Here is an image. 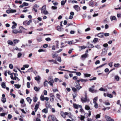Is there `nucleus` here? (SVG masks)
<instances>
[{
    "label": "nucleus",
    "instance_id": "13d9d810",
    "mask_svg": "<svg viewBox=\"0 0 121 121\" xmlns=\"http://www.w3.org/2000/svg\"><path fill=\"white\" fill-rule=\"evenodd\" d=\"M39 107V104H36L35 107V108H37L38 109Z\"/></svg>",
    "mask_w": 121,
    "mask_h": 121
},
{
    "label": "nucleus",
    "instance_id": "f03ea898",
    "mask_svg": "<svg viewBox=\"0 0 121 121\" xmlns=\"http://www.w3.org/2000/svg\"><path fill=\"white\" fill-rule=\"evenodd\" d=\"M48 118L49 121H54L56 120V118L55 116L54 115H49Z\"/></svg>",
    "mask_w": 121,
    "mask_h": 121
},
{
    "label": "nucleus",
    "instance_id": "c03bdc74",
    "mask_svg": "<svg viewBox=\"0 0 121 121\" xmlns=\"http://www.w3.org/2000/svg\"><path fill=\"white\" fill-rule=\"evenodd\" d=\"M98 40V39L97 38H95L93 39V42L95 43H96Z\"/></svg>",
    "mask_w": 121,
    "mask_h": 121
},
{
    "label": "nucleus",
    "instance_id": "a878e982",
    "mask_svg": "<svg viewBox=\"0 0 121 121\" xmlns=\"http://www.w3.org/2000/svg\"><path fill=\"white\" fill-rule=\"evenodd\" d=\"M57 30L60 31H61L62 29V28H61L60 26H57Z\"/></svg>",
    "mask_w": 121,
    "mask_h": 121
},
{
    "label": "nucleus",
    "instance_id": "4468645a",
    "mask_svg": "<svg viewBox=\"0 0 121 121\" xmlns=\"http://www.w3.org/2000/svg\"><path fill=\"white\" fill-rule=\"evenodd\" d=\"M110 19L112 21L113 20H116L117 21V19H116V17L115 16H112L110 17Z\"/></svg>",
    "mask_w": 121,
    "mask_h": 121
},
{
    "label": "nucleus",
    "instance_id": "ddd939ff",
    "mask_svg": "<svg viewBox=\"0 0 121 121\" xmlns=\"http://www.w3.org/2000/svg\"><path fill=\"white\" fill-rule=\"evenodd\" d=\"M12 32L14 34H17L18 33H21V31H19L16 29H14L13 30Z\"/></svg>",
    "mask_w": 121,
    "mask_h": 121
},
{
    "label": "nucleus",
    "instance_id": "39448f33",
    "mask_svg": "<svg viewBox=\"0 0 121 121\" xmlns=\"http://www.w3.org/2000/svg\"><path fill=\"white\" fill-rule=\"evenodd\" d=\"M74 107L76 109H78V108H81L82 106L81 105H78V104H73Z\"/></svg>",
    "mask_w": 121,
    "mask_h": 121
},
{
    "label": "nucleus",
    "instance_id": "aec40b11",
    "mask_svg": "<svg viewBox=\"0 0 121 121\" xmlns=\"http://www.w3.org/2000/svg\"><path fill=\"white\" fill-rule=\"evenodd\" d=\"M26 99L27 101L30 104L32 101V99H30V98L28 97L26 98Z\"/></svg>",
    "mask_w": 121,
    "mask_h": 121
},
{
    "label": "nucleus",
    "instance_id": "2eb2a0df",
    "mask_svg": "<svg viewBox=\"0 0 121 121\" xmlns=\"http://www.w3.org/2000/svg\"><path fill=\"white\" fill-rule=\"evenodd\" d=\"M20 30L19 31H21V33H22V31L25 30H26V29L24 28L23 27L21 26L19 27Z\"/></svg>",
    "mask_w": 121,
    "mask_h": 121
},
{
    "label": "nucleus",
    "instance_id": "6e6552de",
    "mask_svg": "<svg viewBox=\"0 0 121 121\" xmlns=\"http://www.w3.org/2000/svg\"><path fill=\"white\" fill-rule=\"evenodd\" d=\"M89 5L90 6H94V2L91 0L89 2Z\"/></svg>",
    "mask_w": 121,
    "mask_h": 121
},
{
    "label": "nucleus",
    "instance_id": "b1692460",
    "mask_svg": "<svg viewBox=\"0 0 121 121\" xmlns=\"http://www.w3.org/2000/svg\"><path fill=\"white\" fill-rule=\"evenodd\" d=\"M48 108H44L43 109V110L42 111V112H44L46 113H48Z\"/></svg>",
    "mask_w": 121,
    "mask_h": 121
},
{
    "label": "nucleus",
    "instance_id": "473e14b6",
    "mask_svg": "<svg viewBox=\"0 0 121 121\" xmlns=\"http://www.w3.org/2000/svg\"><path fill=\"white\" fill-rule=\"evenodd\" d=\"M73 73H76V75L77 76H80L81 74V73L80 72H77L75 71H74V72H73Z\"/></svg>",
    "mask_w": 121,
    "mask_h": 121
},
{
    "label": "nucleus",
    "instance_id": "4c0bfd02",
    "mask_svg": "<svg viewBox=\"0 0 121 121\" xmlns=\"http://www.w3.org/2000/svg\"><path fill=\"white\" fill-rule=\"evenodd\" d=\"M7 43L8 44L10 45H12L13 44V42L10 40H8Z\"/></svg>",
    "mask_w": 121,
    "mask_h": 121
},
{
    "label": "nucleus",
    "instance_id": "37998d69",
    "mask_svg": "<svg viewBox=\"0 0 121 121\" xmlns=\"http://www.w3.org/2000/svg\"><path fill=\"white\" fill-rule=\"evenodd\" d=\"M22 5H23L24 6H27L28 5V4L27 3L24 2L22 4Z\"/></svg>",
    "mask_w": 121,
    "mask_h": 121
},
{
    "label": "nucleus",
    "instance_id": "c85d7f7f",
    "mask_svg": "<svg viewBox=\"0 0 121 121\" xmlns=\"http://www.w3.org/2000/svg\"><path fill=\"white\" fill-rule=\"evenodd\" d=\"M84 75L85 77H90L91 76V74L87 73H84Z\"/></svg>",
    "mask_w": 121,
    "mask_h": 121
},
{
    "label": "nucleus",
    "instance_id": "393cba45",
    "mask_svg": "<svg viewBox=\"0 0 121 121\" xmlns=\"http://www.w3.org/2000/svg\"><path fill=\"white\" fill-rule=\"evenodd\" d=\"M40 100L42 101H44V95H42L40 97Z\"/></svg>",
    "mask_w": 121,
    "mask_h": 121
},
{
    "label": "nucleus",
    "instance_id": "423d86ee",
    "mask_svg": "<svg viewBox=\"0 0 121 121\" xmlns=\"http://www.w3.org/2000/svg\"><path fill=\"white\" fill-rule=\"evenodd\" d=\"M89 113H85L84 116V117H90L91 115V112L90 111H89Z\"/></svg>",
    "mask_w": 121,
    "mask_h": 121
},
{
    "label": "nucleus",
    "instance_id": "79ce46f5",
    "mask_svg": "<svg viewBox=\"0 0 121 121\" xmlns=\"http://www.w3.org/2000/svg\"><path fill=\"white\" fill-rule=\"evenodd\" d=\"M71 88H72L73 91H74V92H75L77 91V89L76 88H75L73 87H71Z\"/></svg>",
    "mask_w": 121,
    "mask_h": 121
},
{
    "label": "nucleus",
    "instance_id": "49530a36",
    "mask_svg": "<svg viewBox=\"0 0 121 121\" xmlns=\"http://www.w3.org/2000/svg\"><path fill=\"white\" fill-rule=\"evenodd\" d=\"M19 41V40L14 39L13 40V42L15 44L18 43Z\"/></svg>",
    "mask_w": 121,
    "mask_h": 121
},
{
    "label": "nucleus",
    "instance_id": "f8f14e48",
    "mask_svg": "<svg viewBox=\"0 0 121 121\" xmlns=\"http://www.w3.org/2000/svg\"><path fill=\"white\" fill-rule=\"evenodd\" d=\"M48 61L49 62H53L54 63L56 64H58L59 63H58L56 60H54L53 59H52L51 60H48Z\"/></svg>",
    "mask_w": 121,
    "mask_h": 121
},
{
    "label": "nucleus",
    "instance_id": "a18cd8bd",
    "mask_svg": "<svg viewBox=\"0 0 121 121\" xmlns=\"http://www.w3.org/2000/svg\"><path fill=\"white\" fill-rule=\"evenodd\" d=\"M33 101L35 102H36L38 99L37 98L36 96L34 97L33 99Z\"/></svg>",
    "mask_w": 121,
    "mask_h": 121
},
{
    "label": "nucleus",
    "instance_id": "774afa93",
    "mask_svg": "<svg viewBox=\"0 0 121 121\" xmlns=\"http://www.w3.org/2000/svg\"><path fill=\"white\" fill-rule=\"evenodd\" d=\"M29 65L28 64L25 65H23V67H24L25 68H28L29 67Z\"/></svg>",
    "mask_w": 121,
    "mask_h": 121
},
{
    "label": "nucleus",
    "instance_id": "e2e57ef3",
    "mask_svg": "<svg viewBox=\"0 0 121 121\" xmlns=\"http://www.w3.org/2000/svg\"><path fill=\"white\" fill-rule=\"evenodd\" d=\"M100 115L99 114H98L96 115L95 117V118L96 119H97L100 118Z\"/></svg>",
    "mask_w": 121,
    "mask_h": 121
},
{
    "label": "nucleus",
    "instance_id": "412c9836",
    "mask_svg": "<svg viewBox=\"0 0 121 121\" xmlns=\"http://www.w3.org/2000/svg\"><path fill=\"white\" fill-rule=\"evenodd\" d=\"M87 46L89 48H92L94 47L93 45L92 44L88 43L87 45Z\"/></svg>",
    "mask_w": 121,
    "mask_h": 121
},
{
    "label": "nucleus",
    "instance_id": "7c9ffc66",
    "mask_svg": "<svg viewBox=\"0 0 121 121\" xmlns=\"http://www.w3.org/2000/svg\"><path fill=\"white\" fill-rule=\"evenodd\" d=\"M1 86L2 87L4 88H5L6 87L5 84L4 82H3L2 83Z\"/></svg>",
    "mask_w": 121,
    "mask_h": 121
},
{
    "label": "nucleus",
    "instance_id": "f257e3e1",
    "mask_svg": "<svg viewBox=\"0 0 121 121\" xmlns=\"http://www.w3.org/2000/svg\"><path fill=\"white\" fill-rule=\"evenodd\" d=\"M85 98L82 97L81 98V100L82 102H86L89 101V99H87V93L86 91H85Z\"/></svg>",
    "mask_w": 121,
    "mask_h": 121
},
{
    "label": "nucleus",
    "instance_id": "9d476101",
    "mask_svg": "<svg viewBox=\"0 0 121 121\" xmlns=\"http://www.w3.org/2000/svg\"><path fill=\"white\" fill-rule=\"evenodd\" d=\"M106 118L107 121H114V120L112 119L110 117L108 116H107L106 117Z\"/></svg>",
    "mask_w": 121,
    "mask_h": 121
},
{
    "label": "nucleus",
    "instance_id": "69168bd1",
    "mask_svg": "<svg viewBox=\"0 0 121 121\" xmlns=\"http://www.w3.org/2000/svg\"><path fill=\"white\" fill-rule=\"evenodd\" d=\"M15 49L17 50H18L20 51H21L22 50V49L21 48L19 49L17 47H16Z\"/></svg>",
    "mask_w": 121,
    "mask_h": 121
},
{
    "label": "nucleus",
    "instance_id": "864d4df0",
    "mask_svg": "<svg viewBox=\"0 0 121 121\" xmlns=\"http://www.w3.org/2000/svg\"><path fill=\"white\" fill-rule=\"evenodd\" d=\"M98 97H95L94 99H93V103H95L96 102V101H97V100Z\"/></svg>",
    "mask_w": 121,
    "mask_h": 121
},
{
    "label": "nucleus",
    "instance_id": "0e129e2a",
    "mask_svg": "<svg viewBox=\"0 0 121 121\" xmlns=\"http://www.w3.org/2000/svg\"><path fill=\"white\" fill-rule=\"evenodd\" d=\"M57 60L58 61L60 62H61V57H59L58 58Z\"/></svg>",
    "mask_w": 121,
    "mask_h": 121
},
{
    "label": "nucleus",
    "instance_id": "cd10ccee",
    "mask_svg": "<svg viewBox=\"0 0 121 121\" xmlns=\"http://www.w3.org/2000/svg\"><path fill=\"white\" fill-rule=\"evenodd\" d=\"M15 87L17 89H18L21 87V85L19 84H15L14 85Z\"/></svg>",
    "mask_w": 121,
    "mask_h": 121
},
{
    "label": "nucleus",
    "instance_id": "f704fd0d",
    "mask_svg": "<svg viewBox=\"0 0 121 121\" xmlns=\"http://www.w3.org/2000/svg\"><path fill=\"white\" fill-rule=\"evenodd\" d=\"M55 97H50V101L52 102H53L54 101V98Z\"/></svg>",
    "mask_w": 121,
    "mask_h": 121
},
{
    "label": "nucleus",
    "instance_id": "8fccbe9b",
    "mask_svg": "<svg viewBox=\"0 0 121 121\" xmlns=\"http://www.w3.org/2000/svg\"><path fill=\"white\" fill-rule=\"evenodd\" d=\"M95 104L94 107L96 108H97L98 107V104L96 102L94 103Z\"/></svg>",
    "mask_w": 121,
    "mask_h": 121
},
{
    "label": "nucleus",
    "instance_id": "72a5a7b5",
    "mask_svg": "<svg viewBox=\"0 0 121 121\" xmlns=\"http://www.w3.org/2000/svg\"><path fill=\"white\" fill-rule=\"evenodd\" d=\"M85 109L87 110H88L90 109V107L87 105H86L85 106Z\"/></svg>",
    "mask_w": 121,
    "mask_h": 121
},
{
    "label": "nucleus",
    "instance_id": "ea45409f",
    "mask_svg": "<svg viewBox=\"0 0 121 121\" xmlns=\"http://www.w3.org/2000/svg\"><path fill=\"white\" fill-rule=\"evenodd\" d=\"M120 65V64L119 63L114 64V66L115 67H118Z\"/></svg>",
    "mask_w": 121,
    "mask_h": 121
},
{
    "label": "nucleus",
    "instance_id": "dca6fc26",
    "mask_svg": "<svg viewBox=\"0 0 121 121\" xmlns=\"http://www.w3.org/2000/svg\"><path fill=\"white\" fill-rule=\"evenodd\" d=\"M80 80L82 82H85L88 81V80L87 79H84L82 78L80 79Z\"/></svg>",
    "mask_w": 121,
    "mask_h": 121
},
{
    "label": "nucleus",
    "instance_id": "4d7b16f0",
    "mask_svg": "<svg viewBox=\"0 0 121 121\" xmlns=\"http://www.w3.org/2000/svg\"><path fill=\"white\" fill-rule=\"evenodd\" d=\"M65 2L64 0H62L61 2V4L62 5H64L65 3Z\"/></svg>",
    "mask_w": 121,
    "mask_h": 121
},
{
    "label": "nucleus",
    "instance_id": "bf43d9fd",
    "mask_svg": "<svg viewBox=\"0 0 121 121\" xmlns=\"http://www.w3.org/2000/svg\"><path fill=\"white\" fill-rule=\"evenodd\" d=\"M48 82L50 85L52 87L53 86V82H52V81H49Z\"/></svg>",
    "mask_w": 121,
    "mask_h": 121
},
{
    "label": "nucleus",
    "instance_id": "58836bf2",
    "mask_svg": "<svg viewBox=\"0 0 121 121\" xmlns=\"http://www.w3.org/2000/svg\"><path fill=\"white\" fill-rule=\"evenodd\" d=\"M1 101L3 103H4L6 101V98H2Z\"/></svg>",
    "mask_w": 121,
    "mask_h": 121
},
{
    "label": "nucleus",
    "instance_id": "9b49d317",
    "mask_svg": "<svg viewBox=\"0 0 121 121\" xmlns=\"http://www.w3.org/2000/svg\"><path fill=\"white\" fill-rule=\"evenodd\" d=\"M89 91L92 93L96 92L97 91L96 90H94L91 88H90L89 89Z\"/></svg>",
    "mask_w": 121,
    "mask_h": 121
},
{
    "label": "nucleus",
    "instance_id": "052dcab7",
    "mask_svg": "<svg viewBox=\"0 0 121 121\" xmlns=\"http://www.w3.org/2000/svg\"><path fill=\"white\" fill-rule=\"evenodd\" d=\"M109 35V33H104V35L105 36H108Z\"/></svg>",
    "mask_w": 121,
    "mask_h": 121
},
{
    "label": "nucleus",
    "instance_id": "20e7f679",
    "mask_svg": "<svg viewBox=\"0 0 121 121\" xmlns=\"http://www.w3.org/2000/svg\"><path fill=\"white\" fill-rule=\"evenodd\" d=\"M73 8L77 12H78L80 10V7L78 5H75L74 6Z\"/></svg>",
    "mask_w": 121,
    "mask_h": 121
},
{
    "label": "nucleus",
    "instance_id": "c9c22d12",
    "mask_svg": "<svg viewBox=\"0 0 121 121\" xmlns=\"http://www.w3.org/2000/svg\"><path fill=\"white\" fill-rule=\"evenodd\" d=\"M61 115L63 118H65V116L64 113L63 112H61L60 113Z\"/></svg>",
    "mask_w": 121,
    "mask_h": 121
},
{
    "label": "nucleus",
    "instance_id": "de8ad7c7",
    "mask_svg": "<svg viewBox=\"0 0 121 121\" xmlns=\"http://www.w3.org/2000/svg\"><path fill=\"white\" fill-rule=\"evenodd\" d=\"M95 47L98 49H100L101 48L100 46L99 45H96L95 46Z\"/></svg>",
    "mask_w": 121,
    "mask_h": 121
},
{
    "label": "nucleus",
    "instance_id": "5fc2aeb1",
    "mask_svg": "<svg viewBox=\"0 0 121 121\" xmlns=\"http://www.w3.org/2000/svg\"><path fill=\"white\" fill-rule=\"evenodd\" d=\"M16 12V10L12 9L10 10V13H15Z\"/></svg>",
    "mask_w": 121,
    "mask_h": 121
},
{
    "label": "nucleus",
    "instance_id": "680f3d73",
    "mask_svg": "<svg viewBox=\"0 0 121 121\" xmlns=\"http://www.w3.org/2000/svg\"><path fill=\"white\" fill-rule=\"evenodd\" d=\"M9 67L11 69H13V65L12 64H10L9 65Z\"/></svg>",
    "mask_w": 121,
    "mask_h": 121
},
{
    "label": "nucleus",
    "instance_id": "338daca9",
    "mask_svg": "<svg viewBox=\"0 0 121 121\" xmlns=\"http://www.w3.org/2000/svg\"><path fill=\"white\" fill-rule=\"evenodd\" d=\"M100 61L99 60H97L95 63V65H97L98 64L100 63Z\"/></svg>",
    "mask_w": 121,
    "mask_h": 121
},
{
    "label": "nucleus",
    "instance_id": "603ef678",
    "mask_svg": "<svg viewBox=\"0 0 121 121\" xmlns=\"http://www.w3.org/2000/svg\"><path fill=\"white\" fill-rule=\"evenodd\" d=\"M49 83L47 81H46L44 82V86H46L47 85V84Z\"/></svg>",
    "mask_w": 121,
    "mask_h": 121
},
{
    "label": "nucleus",
    "instance_id": "e433bc0d",
    "mask_svg": "<svg viewBox=\"0 0 121 121\" xmlns=\"http://www.w3.org/2000/svg\"><path fill=\"white\" fill-rule=\"evenodd\" d=\"M33 71V69L32 67H31L30 69H28L27 71H26V72H32Z\"/></svg>",
    "mask_w": 121,
    "mask_h": 121
},
{
    "label": "nucleus",
    "instance_id": "5701e85b",
    "mask_svg": "<svg viewBox=\"0 0 121 121\" xmlns=\"http://www.w3.org/2000/svg\"><path fill=\"white\" fill-rule=\"evenodd\" d=\"M46 5H44L42 7V9L41 10V13H43V10H46Z\"/></svg>",
    "mask_w": 121,
    "mask_h": 121
},
{
    "label": "nucleus",
    "instance_id": "bb28decb",
    "mask_svg": "<svg viewBox=\"0 0 121 121\" xmlns=\"http://www.w3.org/2000/svg\"><path fill=\"white\" fill-rule=\"evenodd\" d=\"M40 77L39 76L35 77V80L37 81H39V80L40 79Z\"/></svg>",
    "mask_w": 121,
    "mask_h": 121
},
{
    "label": "nucleus",
    "instance_id": "6e6d98bb",
    "mask_svg": "<svg viewBox=\"0 0 121 121\" xmlns=\"http://www.w3.org/2000/svg\"><path fill=\"white\" fill-rule=\"evenodd\" d=\"M80 108H81L80 110V112L82 113H85L84 111V110H83V109L82 108V107Z\"/></svg>",
    "mask_w": 121,
    "mask_h": 121
},
{
    "label": "nucleus",
    "instance_id": "09e8293b",
    "mask_svg": "<svg viewBox=\"0 0 121 121\" xmlns=\"http://www.w3.org/2000/svg\"><path fill=\"white\" fill-rule=\"evenodd\" d=\"M107 96L110 98H112L113 97V95L111 94H107Z\"/></svg>",
    "mask_w": 121,
    "mask_h": 121
},
{
    "label": "nucleus",
    "instance_id": "a211bd4d",
    "mask_svg": "<svg viewBox=\"0 0 121 121\" xmlns=\"http://www.w3.org/2000/svg\"><path fill=\"white\" fill-rule=\"evenodd\" d=\"M45 105L47 108L50 107V103L48 102H45Z\"/></svg>",
    "mask_w": 121,
    "mask_h": 121
},
{
    "label": "nucleus",
    "instance_id": "4be33fe9",
    "mask_svg": "<svg viewBox=\"0 0 121 121\" xmlns=\"http://www.w3.org/2000/svg\"><path fill=\"white\" fill-rule=\"evenodd\" d=\"M34 90L36 91H39L40 89V87H39L38 88L36 86L34 87Z\"/></svg>",
    "mask_w": 121,
    "mask_h": 121
},
{
    "label": "nucleus",
    "instance_id": "c756f323",
    "mask_svg": "<svg viewBox=\"0 0 121 121\" xmlns=\"http://www.w3.org/2000/svg\"><path fill=\"white\" fill-rule=\"evenodd\" d=\"M115 78L117 81H119V77L117 75L115 76Z\"/></svg>",
    "mask_w": 121,
    "mask_h": 121
},
{
    "label": "nucleus",
    "instance_id": "2f4dec72",
    "mask_svg": "<svg viewBox=\"0 0 121 121\" xmlns=\"http://www.w3.org/2000/svg\"><path fill=\"white\" fill-rule=\"evenodd\" d=\"M43 13L44 14H47L48 13V12L46 10H44L43 11Z\"/></svg>",
    "mask_w": 121,
    "mask_h": 121
},
{
    "label": "nucleus",
    "instance_id": "f3484780",
    "mask_svg": "<svg viewBox=\"0 0 121 121\" xmlns=\"http://www.w3.org/2000/svg\"><path fill=\"white\" fill-rule=\"evenodd\" d=\"M98 36L100 38H102L104 37V33H100L98 34Z\"/></svg>",
    "mask_w": 121,
    "mask_h": 121
},
{
    "label": "nucleus",
    "instance_id": "3c124183",
    "mask_svg": "<svg viewBox=\"0 0 121 121\" xmlns=\"http://www.w3.org/2000/svg\"><path fill=\"white\" fill-rule=\"evenodd\" d=\"M22 54L21 53L19 52L17 54V57L18 58H20L21 56H22Z\"/></svg>",
    "mask_w": 121,
    "mask_h": 121
},
{
    "label": "nucleus",
    "instance_id": "0eeeda50",
    "mask_svg": "<svg viewBox=\"0 0 121 121\" xmlns=\"http://www.w3.org/2000/svg\"><path fill=\"white\" fill-rule=\"evenodd\" d=\"M75 86L76 87L78 91L82 88V87L80 86V84L76 83V84L75 85Z\"/></svg>",
    "mask_w": 121,
    "mask_h": 121
},
{
    "label": "nucleus",
    "instance_id": "1a4fd4ad",
    "mask_svg": "<svg viewBox=\"0 0 121 121\" xmlns=\"http://www.w3.org/2000/svg\"><path fill=\"white\" fill-rule=\"evenodd\" d=\"M88 55H89L88 53H85L81 56V58H86L88 56Z\"/></svg>",
    "mask_w": 121,
    "mask_h": 121
},
{
    "label": "nucleus",
    "instance_id": "7ed1b4c3",
    "mask_svg": "<svg viewBox=\"0 0 121 121\" xmlns=\"http://www.w3.org/2000/svg\"><path fill=\"white\" fill-rule=\"evenodd\" d=\"M107 50L105 48H104L102 50V52L101 53V56H105L107 53Z\"/></svg>",
    "mask_w": 121,
    "mask_h": 121
},
{
    "label": "nucleus",
    "instance_id": "6ab92c4d",
    "mask_svg": "<svg viewBox=\"0 0 121 121\" xmlns=\"http://www.w3.org/2000/svg\"><path fill=\"white\" fill-rule=\"evenodd\" d=\"M13 23L14 24V25L12 26V29H14L16 28L15 26H17V24L15 22H13Z\"/></svg>",
    "mask_w": 121,
    "mask_h": 121
},
{
    "label": "nucleus",
    "instance_id": "a19ab883",
    "mask_svg": "<svg viewBox=\"0 0 121 121\" xmlns=\"http://www.w3.org/2000/svg\"><path fill=\"white\" fill-rule=\"evenodd\" d=\"M81 117L80 118V119L81 121H82L84 120L85 117L84 116L82 115H81Z\"/></svg>",
    "mask_w": 121,
    "mask_h": 121
}]
</instances>
